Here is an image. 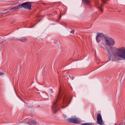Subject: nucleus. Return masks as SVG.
<instances>
[{
	"mask_svg": "<svg viewBox=\"0 0 125 125\" xmlns=\"http://www.w3.org/2000/svg\"><path fill=\"white\" fill-rule=\"evenodd\" d=\"M61 17H62V15H61L59 19H60L61 18Z\"/></svg>",
	"mask_w": 125,
	"mask_h": 125,
	"instance_id": "nucleus-16",
	"label": "nucleus"
},
{
	"mask_svg": "<svg viewBox=\"0 0 125 125\" xmlns=\"http://www.w3.org/2000/svg\"><path fill=\"white\" fill-rule=\"evenodd\" d=\"M25 8V9H31V7H32V4L30 2H26L22 4H20L18 6L16 7H14L10 9V10H13V9H18V8Z\"/></svg>",
	"mask_w": 125,
	"mask_h": 125,
	"instance_id": "nucleus-4",
	"label": "nucleus"
},
{
	"mask_svg": "<svg viewBox=\"0 0 125 125\" xmlns=\"http://www.w3.org/2000/svg\"><path fill=\"white\" fill-rule=\"evenodd\" d=\"M68 123H72L73 124H80L81 120L78 118H71L67 119Z\"/></svg>",
	"mask_w": 125,
	"mask_h": 125,
	"instance_id": "nucleus-5",
	"label": "nucleus"
},
{
	"mask_svg": "<svg viewBox=\"0 0 125 125\" xmlns=\"http://www.w3.org/2000/svg\"><path fill=\"white\" fill-rule=\"evenodd\" d=\"M101 47H102V48H103V49H105V48L107 47V46H106V45L104 43H102L101 44Z\"/></svg>",
	"mask_w": 125,
	"mask_h": 125,
	"instance_id": "nucleus-11",
	"label": "nucleus"
},
{
	"mask_svg": "<svg viewBox=\"0 0 125 125\" xmlns=\"http://www.w3.org/2000/svg\"><path fill=\"white\" fill-rule=\"evenodd\" d=\"M18 41L21 42H27V40L25 38H19Z\"/></svg>",
	"mask_w": 125,
	"mask_h": 125,
	"instance_id": "nucleus-10",
	"label": "nucleus"
},
{
	"mask_svg": "<svg viewBox=\"0 0 125 125\" xmlns=\"http://www.w3.org/2000/svg\"><path fill=\"white\" fill-rule=\"evenodd\" d=\"M102 40L103 42H104L108 46H112L115 45V41L112 38L107 37L106 34L103 33H98L97 36L96 37V41L97 42L99 43L100 42H101Z\"/></svg>",
	"mask_w": 125,
	"mask_h": 125,
	"instance_id": "nucleus-3",
	"label": "nucleus"
},
{
	"mask_svg": "<svg viewBox=\"0 0 125 125\" xmlns=\"http://www.w3.org/2000/svg\"><path fill=\"white\" fill-rule=\"evenodd\" d=\"M83 2L84 3V4H86V5H88L89 7H90L91 8V4H90V1L88 0H83Z\"/></svg>",
	"mask_w": 125,
	"mask_h": 125,
	"instance_id": "nucleus-7",
	"label": "nucleus"
},
{
	"mask_svg": "<svg viewBox=\"0 0 125 125\" xmlns=\"http://www.w3.org/2000/svg\"><path fill=\"white\" fill-rule=\"evenodd\" d=\"M70 33H71V34H74L75 31H74V30H71V31H70Z\"/></svg>",
	"mask_w": 125,
	"mask_h": 125,
	"instance_id": "nucleus-14",
	"label": "nucleus"
},
{
	"mask_svg": "<svg viewBox=\"0 0 125 125\" xmlns=\"http://www.w3.org/2000/svg\"><path fill=\"white\" fill-rule=\"evenodd\" d=\"M61 98V94H60V90H59V93L57 98V99L53 103V105L52 106V110L53 113H56L59 109H61V107L62 109L66 108V106L70 103V98L67 97H64L63 99V101L62 104L59 102V99Z\"/></svg>",
	"mask_w": 125,
	"mask_h": 125,
	"instance_id": "nucleus-2",
	"label": "nucleus"
},
{
	"mask_svg": "<svg viewBox=\"0 0 125 125\" xmlns=\"http://www.w3.org/2000/svg\"><path fill=\"white\" fill-rule=\"evenodd\" d=\"M26 124H27L28 125H36L37 122L35 120L30 119L28 123H26Z\"/></svg>",
	"mask_w": 125,
	"mask_h": 125,
	"instance_id": "nucleus-8",
	"label": "nucleus"
},
{
	"mask_svg": "<svg viewBox=\"0 0 125 125\" xmlns=\"http://www.w3.org/2000/svg\"><path fill=\"white\" fill-rule=\"evenodd\" d=\"M106 50L109 60L111 61H122L125 60V48L119 47L114 49L112 52V50L110 48H106Z\"/></svg>",
	"mask_w": 125,
	"mask_h": 125,
	"instance_id": "nucleus-1",
	"label": "nucleus"
},
{
	"mask_svg": "<svg viewBox=\"0 0 125 125\" xmlns=\"http://www.w3.org/2000/svg\"><path fill=\"white\" fill-rule=\"evenodd\" d=\"M2 44H0V48H1V47H2Z\"/></svg>",
	"mask_w": 125,
	"mask_h": 125,
	"instance_id": "nucleus-15",
	"label": "nucleus"
},
{
	"mask_svg": "<svg viewBox=\"0 0 125 125\" xmlns=\"http://www.w3.org/2000/svg\"><path fill=\"white\" fill-rule=\"evenodd\" d=\"M81 125H92V123H83Z\"/></svg>",
	"mask_w": 125,
	"mask_h": 125,
	"instance_id": "nucleus-12",
	"label": "nucleus"
},
{
	"mask_svg": "<svg viewBox=\"0 0 125 125\" xmlns=\"http://www.w3.org/2000/svg\"><path fill=\"white\" fill-rule=\"evenodd\" d=\"M38 22H39V21H38V22H37L35 24V25H37V24H38Z\"/></svg>",
	"mask_w": 125,
	"mask_h": 125,
	"instance_id": "nucleus-17",
	"label": "nucleus"
},
{
	"mask_svg": "<svg viewBox=\"0 0 125 125\" xmlns=\"http://www.w3.org/2000/svg\"><path fill=\"white\" fill-rule=\"evenodd\" d=\"M120 125H123V123L120 124Z\"/></svg>",
	"mask_w": 125,
	"mask_h": 125,
	"instance_id": "nucleus-18",
	"label": "nucleus"
},
{
	"mask_svg": "<svg viewBox=\"0 0 125 125\" xmlns=\"http://www.w3.org/2000/svg\"><path fill=\"white\" fill-rule=\"evenodd\" d=\"M97 122L98 124L100 125H104V123H103V120H102V116H101V114L100 113L97 114Z\"/></svg>",
	"mask_w": 125,
	"mask_h": 125,
	"instance_id": "nucleus-6",
	"label": "nucleus"
},
{
	"mask_svg": "<svg viewBox=\"0 0 125 125\" xmlns=\"http://www.w3.org/2000/svg\"><path fill=\"white\" fill-rule=\"evenodd\" d=\"M3 75H4V73H3V72H0V76H3Z\"/></svg>",
	"mask_w": 125,
	"mask_h": 125,
	"instance_id": "nucleus-13",
	"label": "nucleus"
},
{
	"mask_svg": "<svg viewBox=\"0 0 125 125\" xmlns=\"http://www.w3.org/2000/svg\"><path fill=\"white\" fill-rule=\"evenodd\" d=\"M106 1H108V0H103V4H101L100 5V6H99V9H100V10H101V11H102V12H103V10H102V7H103L104 5V3H105V2H106Z\"/></svg>",
	"mask_w": 125,
	"mask_h": 125,
	"instance_id": "nucleus-9",
	"label": "nucleus"
}]
</instances>
